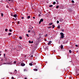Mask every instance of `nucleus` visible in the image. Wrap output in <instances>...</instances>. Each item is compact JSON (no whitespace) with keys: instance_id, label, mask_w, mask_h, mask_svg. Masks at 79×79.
I'll use <instances>...</instances> for the list:
<instances>
[{"instance_id":"f257e3e1","label":"nucleus","mask_w":79,"mask_h":79,"mask_svg":"<svg viewBox=\"0 0 79 79\" xmlns=\"http://www.w3.org/2000/svg\"><path fill=\"white\" fill-rule=\"evenodd\" d=\"M60 34L61 35L60 38H61V39H63V38H64V34H63V32H61L60 33Z\"/></svg>"},{"instance_id":"f03ea898","label":"nucleus","mask_w":79,"mask_h":79,"mask_svg":"<svg viewBox=\"0 0 79 79\" xmlns=\"http://www.w3.org/2000/svg\"><path fill=\"white\" fill-rule=\"evenodd\" d=\"M3 64H11V63H3Z\"/></svg>"},{"instance_id":"7ed1b4c3","label":"nucleus","mask_w":79,"mask_h":79,"mask_svg":"<svg viewBox=\"0 0 79 79\" xmlns=\"http://www.w3.org/2000/svg\"><path fill=\"white\" fill-rule=\"evenodd\" d=\"M63 19H62L61 18H60L59 19V21H60V22H61L63 21Z\"/></svg>"},{"instance_id":"20e7f679","label":"nucleus","mask_w":79,"mask_h":79,"mask_svg":"<svg viewBox=\"0 0 79 79\" xmlns=\"http://www.w3.org/2000/svg\"><path fill=\"white\" fill-rule=\"evenodd\" d=\"M21 66H25V64H24L23 63H21Z\"/></svg>"},{"instance_id":"39448f33","label":"nucleus","mask_w":79,"mask_h":79,"mask_svg":"<svg viewBox=\"0 0 79 79\" xmlns=\"http://www.w3.org/2000/svg\"><path fill=\"white\" fill-rule=\"evenodd\" d=\"M13 16H14V17L15 18H16V17H17V15L16 14L14 15Z\"/></svg>"},{"instance_id":"423d86ee","label":"nucleus","mask_w":79,"mask_h":79,"mask_svg":"<svg viewBox=\"0 0 79 79\" xmlns=\"http://www.w3.org/2000/svg\"><path fill=\"white\" fill-rule=\"evenodd\" d=\"M14 73L15 74H16V73H17V70H15V71H14Z\"/></svg>"},{"instance_id":"0eeeda50","label":"nucleus","mask_w":79,"mask_h":79,"mask_svg":"<svg viewBox=\"0 0 79 79\" xmlns=\"http://www.w3.org/2000/svg\"><path fill=\"white\" fill-rule=\"evenodd\" d=\"M52 42V41H50L49 43H48V45H50V44H51V43Z\"/></svg>"},{"instance_id":"6e6552de","label":"nucleus","mask_w":79,"mask_h":79,"mask_svg":"<svg viewBox=\"0 0 79 79\" xmlns=\"http://www.w3.org/2000/svg\"><path fill=\"white\" fill-rule=\"evenodd\" d=\"M32 63V62L31 63H30L29 64L30 66H32L33 64Z\"/></svg>"},{"instance_id":"1a4fd4ad","label":"nucleus","mask_w":79,"mask_h":79,"mask_svg":"<svg viewBox=\"0 0 79 79\" xmlns=\"http://www.w3.org/2000/svg\"><path fill=\"white\" fill-rule=\"evenodd\" d=\"M40 21H41V22H43V21H44V20H43V19H41L40 20Z\"/></svg>"},{"instance_id":"9d476101","label":"nucleus","mask_w":79,"mask_h":79,"mask_svg":"<svg viewBox=\"0 0 79 79\" xmlns=\"http://www.w3.org/2000/svg\"><path fill=\"white\" fill-rule=\"evenodd\" d=\"M34 70L35 71H37V69H34Z\"/></svg>"},{"instance_id":"9b49d317","label":"nucleus","mask_w":79,"mask_h":79,"mask_svg":"<svg viewBox=\"0 0 79 79\" xmlns=\"http://www.w3.org/2000/svg\"><path fill=\"white\" fill-rule=\"evenodd\" d=\"M53 24V23H50V24H49V25H50V26H51V25H52Z\"/></svg>"},{"instance_id":"f8f14e48","label":"nucleus","mask_w":79,"mask_h":79,"mask_svg":"<svg viewBox=\"0 0 79 79\" xmlns=\"http://www.w3.org/2000/svg\"><path fill=\"white\" fill-rule=\"evenodd\" d=\"M30 18H31V16H29L27 17V18L28 19H29Z\"/></svg>"},{"instance_id":"ddd939ff","label":"nucleus","mask_w":79,"mask_h":79,"mask_svg":"<svg viewBox=\"0 0 79 79\" xmlns=\"http://www.w3.org/2000/svg\"><path fill=\"white\" fill-rule=\"evenodd\" d=\"M63 45H61V49H63Z\"/></svg>"},{"instance_id":"4468645a","label":"nucleus","mask_w":79,"mask_h":79,"mask_svg":"<svg viewBox=\"0 0 79 79\" xmlns=\"http://www.w3.org/2000/svg\"><path fill=\"white\" fill-rule=\"evenodd\" d=\"M56 4V2H53V5H55Z\"/></svg>"},{"instance_id":"2eb2a0df","label":"nucleus","mask_w":79,"mask_h":79,"mask_svg":"<svg viewBox=\"0 0 79 79\" xmlns=\"http://www.w3.org/2000/svg\"><path fill=\"white\" fill-rule=\"evenodd\" d=\"M11 35V33H8V35Z\"/></svg>"},{"instance_id":"dca6fc26","label":"nucleus","mask_w":79,"mask_h":79,"mask_svg":"<svg viewBox=\"0 0 79 79\" xmlns=\"http://www.w3.org/2000/svg\"><path fill=\"white\" fill-rule=\"evenodd\" d=\"M57 27L58 28V29H60V26L59 25V26H58Z\"/></svg>"},{"instance_id":"f3484780","label":"nucleus","mask_w":79,"mask_h":79,"mask_svg":"<svg viewBox=\"0 0 79 79\" xmlns=\"http://www.w3.org/2000/svg\"><path fill=\"white\" fill-rule=\"evenodd\" d=\"M1 16H2V17H3V14L2 13H1Z\"/></svg>"},{"instance_id":"a211bd4d","label":"nucleus","mask_w":79,"mask_h":79,"mask_svg":"<svg viewBox=\"0 0 79 79\" xmlns=\"http://www.w3.org/2000/svg\"><path fill=\"white\" fill-rule=\"evenodd\" d=\"M47 36H48V34H46L45 35V37H47Z\"/></svg>"},{"instance_id":"6ab92c4d","label":"nucleus","mask_w":79,"mask_h":79,"mask_svg":"<svg viewBox=\"0 0 79 79\" xmlns=\"http://www.w3.org/2000/svg\"><path fill=\"white\" fill-rule=\"evenodd\" d=\"M8 1H9V2H10V1H11V2H13V0H8Z\"/></svg>"},{"instance_id":"aec40b11","label":"nucleus","mask_w":79,"mask_h":79,"mask_svg":"<svg viewBox=\"0 0 79 79\" xmlns=\"http://www.w3.org/2000/svg\"><path fill=\"white\" fill-rule=\"evenodd\" d=\"M53 6V5H50L49 6V7H52Z\"/></svg>"},{"instance_id":"412c9836","label":"nucleus","mask_w":79,"mask_h":79,"mask_svg":"<svg viewBox=\"0 0 79 79\" xmlns=\"http://www.w3.org/2000/svg\"><path fill=\"white\" fill-rule=\"evenodd\" d=\"M52 26H53V27H52V28L53 29L55 28V26L54 25H52Z\"/></svg>"},{"instance_id":"4be33fe9","label":"nucleus","mask_w":79,"mask_h":79,"mask_svg":"<svg viewBox=\"0 0 79 79\" xmlns=\"http://www.w3.org/2000/svg\"><path fill=\"white\" fill-rule=\"evenodd\" d=\"M5 31H6V32L7 31H8V29L6 28L5 29Z\"/></svg>"},{"instance_id":"5701e85b","label":"nucleus","mask_w":79,"mask_h":79,"mask_svg":"<svg viewBox=\"0 0 79 79\" xmlns=\"http://www.w3.org/2000/svg\"><path fill=\"white\" fill-rule=\"evenodd\" d=\"M19 39H22V37H21V36H20V37H19Z\"/></svg>"},{"instance_id":"b1692460","label":"nucleus","mask_w":79,"mask_h":79,"mask_svg":"<svg viewBox=\"0 0 79 79\" xmlns=\"http://www.w3.org/2000/svg\"><path fill=\"white\" fill-rule=\"evenodd\" d=\"M56 8H59V5L57 6H56Z\"/></svg>"},{"instance_id":"393cba45","label":"nucleus","mask_w":79,"mask_h":79,"mask_svg":"<svg viewBox=\"0 0 79 79\" xmlns=\"http://www.w3.org/2000/svg\"><path fill=\"white\" fill-rule=\"evenodd\" d=\"M69 52L70 53H71V50H69Z\"/></svg>"},{"instance_id":"a878e982","label":"nucleus","mask_w":79,"mask_h":79,"mask_svg":"<svg viewBox=\"0 0 79 79\" xmlns=\"http://www.w3.org/2000/svg\"><path fill=\"white\" fill-rule=\"evenodd\" d=\"M51 27V26H50L49 27H48V29H50V28Z\"/></svg>"},{"instance_id":"bb28decb","label":"nucleus","mask_w":79,"mask_h":79,"mask_svg":"<svg viewBox=\"0 0 79 79\" xmlns=\"http://www.w3.org/2000/svg\"><path fill=\"white\" fill-rule=\"evenodd\" d=\"M29 44H31V41H29Z\"/></svg>"},{"instance_id":"cd10ccee","label":"nucleus","mask_w":79,"mask_h":79,"mask_svg":"<svg viewBox=\"0 0 79 79\" xmlns=\"http://www.w3.org/2000/svg\"><path fill=\"white\" fill-rule=\"evenodd\" d=\"M30 32H31V31H30V30H28V32L29 33Z\"/></svg>"},{"instance_id":"c85d7f7f","label":"nucleus","mask_w":79,"mask_h":79,"mask_svg":"<svg viewBox=\"0 0 79 79\" xmlns=\"http://www.w3.org/2000/svg\"><path fill=\"white\" fill-rule=\"evenodd\" d=\"M72 3H74V1L73 0H72Z\"/></svg>"},{"instance_id":"c756f323","label":"nucleus","mask_w":79,"mask_h":79,"mask_svg":"<svg viewBox=\"0 0 79 79\" xmlns=\"http://www.w3.org/2000/svg\"><path fill=\"white\" fill-rule=\"evenodd\" d=\"M57 24H58V23H59V21H57Z\"/></svg>"},{"instance_id":"7c9ffc66","label":"nucleus","mask_w":79,"mask_h":79,"mask_svg":"<svg viewBox=\"0 0 79 79\" xmlns=\"http://www.w3.org/2000/svg\"><path fill=\"white\" fill-rule=\"evenodd\" d=\"M41 22H42L41 21H39V23L40 24V23H41Z\"/></svg>"},{"instance_id":"2f4dec72","label":"nucleus","mask_w":79,"mask_h":79,"mask_svg":"<svg viewBox=\"0 0 79 79\" xmlns=\"http://www.w3.org/2000/svg\"><path fill=\"white\" fill-rule=\"evenodd\" d=\"M34 42L33 41H32L31 42V44H33Z\"/></svg>"},{"instance_id":"473e14b6","label":"nucleus","mask_w":79,"mask_h":79,"mask_svg":"<svg viewBox=\"0 0 79 79\" xmlns=\"http://www.w3.org/2000/svg\"><path fill=\"white\" fill-rule=\"evenodd\" d=\"M10 32H11L12 31V30L11 29H10L9 30Z\"/></svg>"},{"instance_id":"72a5a7b5","label":"nucleus","mask_w":79,"mask_h":79,"mask_svg":"<svg viewBox=\"0 0 79 79\" xmlns=\"http://www.w3.org/2000/svg\"><path fill=\"white\" fill-rule=\"evenodd\" d=\"M61 31L62 32H64V30L63 29L61 30Z\"/></svg>"},{"instance_id":"f704fd0d","label":"nucleus","mask_w":79,"mask_h":79,"mask_svg":"<svg viewBox=\"0 0 79 79\" xmlns=\"http://www.w3.org/2000/svg\"><path fill=\"white\" fill-rule=\"evenodd\" d=\"M17 24H19V21L17 22Z\"/></svg>"},{"instance_id":"c9c22d12","label":"nucleus","mask_w":79,"mask_h":79,"mask_svg":"<svg viewBox=\"0 0 79 79\" xmlns=\"http://www.w3.org/2000/svg\"><path fill=\"white\" fill-rule=\"evenodd\" d=\"M26 35L27 36V37H29V35H28V34H27Z\"/></svg>"},{"instance_id":"e433bc0d","label":"nucleus","mask_w":79,"mask_h":79,"mask_svg":"<svg viewBox=\"0 0 79 79\" xmlns=\"http://www.w3.org/2000/svg\"><path fill=\"white\" fill-rule=\"evenodd\" d=\"M56 2H57V3H58V0H56Z\"/></svg>"},{"instance_id":"4c0bfd02","label":"nucleus","mask_w":79,"mask_h":79,"mask_svg":"<svg viewBox=\"0 0 79 79\" xmlns=\"http://www.w3.org/2000/svg\"><path fill=\"white\" fill-rule=\"evenodd\" d=\"M75 46L76 47H78V45H76Z\"/></svg>"},{"instance_id":"58836bf2","label":"nucleus","mask_w":79,"mask_h":79,"mask_svg":"<svg viewBox=\"0 0 79 79\" xmlns=\"http://www.w3.org/2000/svg\"><path fill=\"white\" fill-rule=\"evenodd\" d=\"M45 49H48V47H46L45 48Z\"/></svg>"},{"instance_id":"ea45409f","label":"nucleus","mask_w":79,"mask_h":79,"mask_svg":"<svg viewBox=\"0 0 79 79\" xmlns=\"http://www.w3.org/2000/svg\"><path fill=\"white\" fill-rule=\"evenodd\" d=\"M14 63L15 64L16 63V61H15L14 62Z\"/></svg>"},{"instance_id":"a19ab883","label":"nucleus","mask_w":79,"mask_h":79,"mask_svg":"<svg viewBox=\"0 0 79 79\" xmlns=\"http://www.w3.org/2000/svg\"><path fill=\"white\" fill-rule=\"evenodd\" d=\"M12 79H14V77H12Z\"/></svg>"},{"instance_id":"79ce46f5","label":"nucleus","mask_w":79,"mask_h":79,"mask_svg":"<svg viewBox=\"0 0 79 79\" xmlns=\"http://www.w3.org/2000/svg\"><path fill=\"white\" fill-rule=\"evenodd\" d=\"M5 55H6L5 54H4V56H5Z\"/></svg>"},{"instance_id":"37998d69","label":"nucleus","mask_w":79,"mask_h":79,"mask_svg":"<svg viewBox=\"0 0 79 79\" xmlns=\"http://www.w3.org/2000/svg\"><path fill=\"white\" fill-rule=\"evenodd\" d=\"M22 19H24V17H22Z\"/></svg>"},{"instance_id":"c03bdc74","label":"nucleus","mask_w":79,"mask_h":79,"mask_svg":"<svg viewBox=\"0 0 79 79\" xmlns=\"http://www.w3.org/2000/svg\"><path fill=\"white\" fill-rule=\"evenodd\" d=\"M31 57H33V55H31Z\"/></svg>"},{"instance_id":"a18cd8bd","label":"nucleus","mask_w":79,"mask_h":79,"mask_svg":"<svg viewBox=\"0 0 79 79\" xmlns=\"http://www.w3.org/2000/svg\"><path fill=\"white\" fill-rule=\"evenodd\" d=\"M76 52H77V53H78V52H78V51H77Z\"/></svg>"},{"instance_id":"49530a36","label":"nucleus","mask_w":79,"mask_h":79,"mask_svg":"<svg viewBox=\"0 0 79 79\" xmlns=\"http://www.w3.org/2000/svg\"><path fill=\"white\" fill-rule=\"evenodd\" d=\"M33 19H35V17H33Z\"/></svg>"},{"instance_id":"de8ad7c7","label":"nucleus","mask_w":79,"mask_h":79,"mask_svg":"<svg viewBox=\"0 0 79 79\" xmlns=\"http://www.w3.org/2000/svg\"><path fill=\"white\" fill-rule=\"evenodd\" d=\"M11 16H13V14H11Z\"/></svg>"},{"instance_id":"09e8293b","label":"nucleus","mask_w":79,"mask_h":79,"mask_svg":"<svg viewBox=\"0 0 79 79\" xmlns=\"http://www.w3.org/2000/svg\"><path fill=\"white\" fill-rule=\"evenodd\" d=\"M39 16H40V14H39Z\"/></svg>"},{"instance_id":"8fccbe9b","label":"nucleus","mask_w":79,"mask_h":79,"mask_svg":"<svg viewBox=\"0 0 79 79\" xmlns=\"http://www.w3.org/2000/svg\"><path fill=\"white\" fill-rule=\"evenodd\" d=\"M26 71V70L25 69L24 70V71Z\"/></svg>"},{"instance_id":"3c124183","label":"nucleus","mask_w":79,"mask_h":79,"mask_svg":"<svg viewBox=\"0 0 79 79\" xmlns=\"http://www.w3.org/2000/svg\"><path fill=\"white\" fill-rule=\"evenodd\" d=\"M25 79H27V78H26V77L25 78Z\"/></svg>"},{"instance_id":"603ef678","label":"nucleus","mask_w":79,"mask_h":79,"mask_svg":"<svg viewBox=\"0 0 79 79\" xmlns=\"http://www.w3.org/2000/svg\"><path fill=\"white\" fill-rule=\"evenodd\" d=\"M33 28H34L33 27H32V29H33Z\"/></svg>"},{"instance_id":"864d4df0","label":"nucleus","mask_w":79,"mask_h":79,"mask_svg":"<svg viewBox=\"0 0 79 79\" xmlns=\"http://www.w3.org/2000/svg\"><path fill=\"white\" fill-rule=\"evenodd\" d=\"M25 57H26V56H25Z\"/></svg>"},{"instance_id":"5fc2aeb1","label":"nucleus","mask_w":79,"mask_h":79,"mask_svg":"<svg viewBox=\"0 0 79 79\" xmlns=\"http://www.w3.org/2000/svg\"><path fill=\"white\" fill-rule=\"evenodd\" d=\"M1 56V54H0V56Z\"/></svg>"},{"instance_id":"6e6d98bb","label":"nucleus","mask_w":79,"mask_h":79,"mask_svg":"<svg viewBox=\"0 0 79 79\" xmlns=\"http://www.w3.org/2000/svg\"><path fill=\"white\" fill-rule=\"evenodd\" d=\"M14 23V22H12V23Z\"/></svg>"},{"instance_id":"4d7b16f0","label":"nucleus","mask_w":79,"mask_h":79,"mask_svg":"<svg viewBox=\"0 0 79 79\" xmlns=\"http://www.w3.org/2000/svg\"><path fill=\"white\" fill-rule=\"evenodd\" d=\"M2 79H3L2 78Z\"/></svg>"}]
</instances>
